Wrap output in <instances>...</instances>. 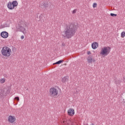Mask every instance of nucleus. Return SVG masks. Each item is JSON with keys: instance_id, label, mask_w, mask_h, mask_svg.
<instances>
[{"instance_id": "1", "label": "nucleus", "mask_w": 125, "mask_h": 125, "mask_svg": "<svg viewBox=\"0 0 125 125\" xmlns=\"http://www.w3.org/2000/svg\"><path fill=\"white\" fill-rule=\"evenodd\" d=\"M76 26L73 24H66L64 30L62 31V36L66 39H71L76 34Z\"/></svg>"}, {"instance_id": "2", "label": "nucleus", "mask_w": 125, "mask_h": 125, "mask_svg": "<svg viewBox=\"0 0 125 125\" xmlns=\"http://www.w3.org/2000/svg\"><path fill=\"white\" fill-rule=\"evenodd\" d=\"M2 55L3 56H5L6 57H9L11 55V49L8 47H3L1 51Z\"/></svg>"}, {"instance_id": "3", "label": "nucleus", "mask_w": 125, "mask_h": 125, "mask_svg": "<svg viewBox=\"0 0 125 125\" xmlns=\"http://www.w3.org/2000/svg\"><path fill=\"white\" fill-rule=\"evenodd\" d=\"M110 50H111V47L104 46L102 49L100 54L102 55H107L110 53Z\"/></svg>"}, {"instance_id": "4", "label": "nucleus", "mask_w": 125, "mask_h": 125, "mask_svg": "<svg viewBox=\"0 0 125 125\" xmlns=\"http://www.w3.org/2000/svg\"><path fill=\"white\" fill-rule=\"evenodd\" d=\"M49 94L52 97H55L58 94V90L54 87L51 88L49 90Z\"/></svg>"}, {"instance_id": "5", "label": "nucleus", "mask_w": 125, "mask_h": 125, "mask_svg": "<svg viewBox=\"0 0 125 125\" xmlns=\"http://www.w3.org/2000/svg\"><path fill=\"white\" fill-rule=\"evenodd\" d=\"M17 5H18V2H17V1L14 0L12 2H8L7 4V7L9 8V9L12 10V9H14V7L17 6Z\"/></svg>"}, {"instance_id": "6", "label": "nucleus", "mask_w": 125, "mask_h": 125, "mask_svg": "<svg viewBox=\"0 0 125 125\" xmlns=\"http://www.w3.org/2000/svg\"><path fill=\"white\" fill-rule=\"evenodd\" d=\"M0 36L3 39H6L8 38V33L6 31H3L1 32Z\"/></svg>"}, {"instance_id": "7", "label": "nucleus", "mask_w": 125, "mask_h": 125, "mask_svg": "<svg viewBox=\"0 0 125 125\" xmlns=\"http://www.w3.org/2000/svg\"><path fill=\"white\" fill-rule=\"evenodd\" d=\"M17 30L18 32H22V33H24V32H25V28L23 27V26H21L20 25L17 26Z\"/></svg>"}, {"instance_id": "8", "label": "nucleus", "mask_w": 125, "mask_h": 125, "mask_svg": "<svg viewBox=\"0 0 125 125\" xmlns=\"http://www.w3.org/2000/svg\"><path fill=\"white\" fill-rule=\"evenodd\" d=\"M16 120V118L12 116H10L8 118V121L9 123H14Z\"/></svg>"}, {"instance_id": "9", "label": "nucleus", "mask_w": 125, "mask_h": 125, "mask_svg": "<svg viewBox=\"0 0 125 125\" xmlns=\"http://www.w3.org/2000/svg\"><path fill=\"white\" fill-rule=\"evenodd\" d=\"M69 116H74L75 115V110L73 109H69L67 112Z\"/></svg>"}, {"instance_id": "10", "label": "nucleus", "mask_w": 125, "mask_h": 125, "mask_svg": "<svg viewBox=\"0 0 125 125\" xmlns=\"http://www.w3.org/2000/svg\"><path fill=\"white\" fill-rule=\"evenodd\" d=\"M87 60L88 63H92V62H94L96 61L95 60L93 59L91 56H89L87 59Z\"/></svg>"}, {"instance_id": "11", "label": "nucleus", "mask_w": 125, "mask_h": 125, "mask_svg": "<svg viewBox=\"0 0 125 125\" xmlns=\"http://www.w3.org/2000/svg\"><path fill=\"white\" fill-rule=\"evenodd\" d=\"M98 47V43L97 42H94L92 43V48L93 49H96Z\"/></svg>"}, {"instance_id": "12", "label": "nucleus", "mask_w": 125, "mask_h": 125, "mask_svg": "<svg viewBox=\"0 0 125 125\" xmlns=\"http://www.w3.org/2000/svg\"><path fill=\"white\" fill-rule=\"evenodd\" d=\"M69 81V77L68 76H65L64 77L62 80V83H66V82H68Z\"/></svg>"}, {"instance_id": "13", "label": "nucleus", "mask_w": 125, "mask_h": 125, "mask_svg": "<svg viewBox=\"0 0 125 125\" xmlns=\"http://www.w3.org/2000/svg\"><path fill=\"white\" fill-rule=\"evenodd\" d=\"M47 7H48V4L47 3V2L46 3H44L42 5V8H43V9H46V8H47Z\"/></svg>"}, {"instance_id": "14", "label": "nucleus", "mask_w": 125, "mask_h": 125, "mask_svg": "<svg viewBox=\"0 0 125 125\" xmlns=\"http://www.w3.org/2000/svg\"><path fill=\"white\" fill-rule=\"evenodd\" d=\"M62 62H64L63 60H60L57 62H56L54 63L53 65H55V64H61V63H62Z\"/></svg>"}, {"instance_id": "15", "label": "nucleus", "mask_w": 125, "mask_h": 125, "mask_svg": "<svg viewBox=\"0 0 125 125\" xmlns=\"http://www.w3.org/2000/svg\"><path fill=\"white\" fill-rule=\"evenodd\" d=\"M125 32H122L121 33V38H125Z\"/></svg>"}, {"instance_id": "16", "label": "nucleus", "mask_w": 125, "mask_h": 125, "mask_svg": "<svg viewBox=\"0 0 125 125\" xmlns=\"http://www.w3.org/2000/svg\"><path fill=\"white\" fill-rule=\"evenodd\" d=\"M110 16H112V17H116V16H117V14H113V13H111L110 14Z\"/></svg>"}, {"instance_id": "17", "label": "nucleus", "mask_w": 125, "mask_h": 125, "mask_svg": "<svg viewBox=\"0 0 125 125\" xmlns=\"http://www.w3.org/2000/svg\"><path fill=\"white\" fill-rule=\"evenodd\" d=\"M97 6V3H94L93 4V7L94 8H95V7H96Z\"/></svg>"}, {"instance_id": "18", "label": "nucleus", "mask_w": 125, "mask_h": 125, "mask_svg": "<svg viewBox=\"0 0 125 125\" xmlns=\"http://www.w3.org/2000/svg\"><path fill=\"white\" fill-rule=\"evenodd\" d=\"M116 84H119V83H121V81L118 80V81H115Z\"/></svg>"}, {"instance_id": "19", "label": "nucleus", "mask_w": 125, "mask_h": 125, "mask_svg": "<svg viewBox=\"0 0 125 125\" xmlns=\"http://www.w3.org/2000/svg\"><path fill=\"white\" fill-rule=\"evenodd\" d=\"M19 97H16L15 98V100H16V101H19Z\"/></svg>"}, {"instance_id": "20", "label": "nucleus", "mask_w": 125, "mask_h": 125, "mask_svg": "<svg viewBox=\"0 0 125 125\" xmlns=\"http://www.w3.org/2000/svg\"><path fill=\"white\" fill-rule=\"evenodd\" d=\"M0 82H1V83H4L5 81L4 79H0Z\"/></svg>"}, {"instance_id": "21", "label": "nucleus", "mask_w": 125, "mask_h": 125, "mask_svg": "<svg viewBox=\"0 0 125 125\" xmlns=\"http://www.w3.org/2000/svg\"><path fill=\"white\" fill-rule=\"evenodd\" d=\"M76 12H77V10H74L72 11L73 14H74V13H76Z\"/></svg>"}, {"instance_id": "22", "label": "nucleus", "mask_w": 125, "mask_h": 125, "mask_svg": "<svg viewBox=\"0 0 125 125\" xmlns=\"http://www.w3.org/2000/svg\"><path fill=\"white\" fill-rule=\"evenodd\" d=\"M40 20H42V16L41 15L40 16H39Z\"/></svg>"}, {"instance_id": "23", "label": "nucleus", "mask_w": 125, "mask_h": 125, "mask_svg": "<svg viewBox=\"0 0 125 125\" xmlns=\"http://www.w3.org/2000/svg\"><path fill=\"white\" fill-rule=\"evenodd\" d=\"M21 40H23L24 39V36H21Z\"/></svg>"}, {"instance_id": "24", "label": "nucleus", "mask_w": 125, "mask_h": 125, "mask_svg": "<svg viewBox=\"0 0 125 125\" xmlns=\"http://www.w3.org/2000/svg\"><path fill=\"white\" fill-rule=\"evenodd\" d=\"M65 45H66L64 43H62V46H65Z\"/></svg>"}, {"instance_id": "25", "label": "nucleus", "mask_w": 125, "mask_h": 125, "mask_svg": "<svg viewBox=\"0 0 125 125\" xmlns=\"http://www.w3.org/2000/svg\"><path fill=\"white\" fill-rule=\"evenodd\" d=\"M90 53H91L90 52V51L87 52V54H88V55H89V54H90Z\"/></svg>"}, {"instance_id": "26", "label": "nucleus", "mask_w": 125, "mask_h": 125, "mask_svg": "<svg viewBox=\"0 0 125 125\" xmlns=\"http://www.w3.org/2000/svg\"><path fill=\"white\" fill-rule=\"evenodd\" d=\"M123 80H125V78H123Z\"/></svg>"}]
</instances>
